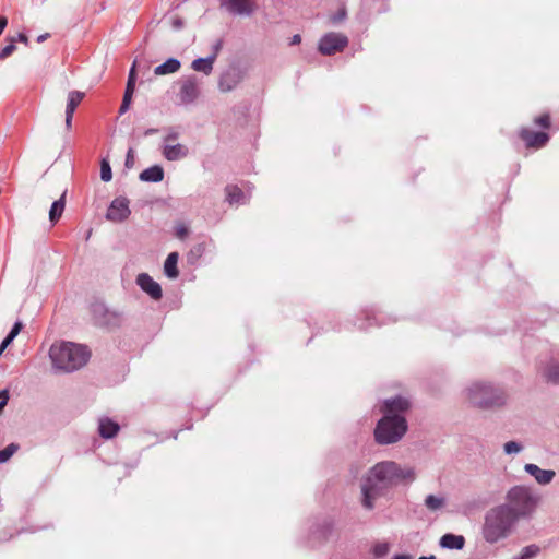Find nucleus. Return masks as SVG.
Returning <instances> with one entry per match:
<instances>
[{"label": "nucleus", "instance_id": "obj_31", "mask_svg": "<svg viewBox=\"0 0 559 559\" xmlns=\"http://www.w3.org/2000/svg\"><path fill=\"white\" fill-rule=\"evenodd\" d=\"M112 178L111 167L107 159H103L100 163V179L105 182L110 181Z\"/></svg>", "mask_w": 559, "mask_h": 559}, {"label": "nucleus", "instance_id": "obj_47", "mask_svg": "<svg viewBox=\"0 0 559 559\" xmlns=\"http://www.w3.org/2000/svg\"><path fill=\"white\" fill-rule=\"evenodd\" d=\"M156 132H157V129H154V128H152V129H147V130L144 132V135H151V134H154V133H156Z\"/></svg>", "mask_w": 559, "mask_h": 559}, {"label": "nucleus", "instance_id": "obj_9", "mask_svg": "<svg viewBox=\"0 0 559 559\" xmlns=\"http://www.w3.org/2000/svg\"><path fill=\"white\" fill-rule=\"evenodd\" d=\"M179 85L178 96L182 104H192L200 96V82L195 75L182 78Z\"/></svg>", "mask_w": 559, "mask_h": 559}, {"label": "nucleus", "instance_id": "obj_43", "mask_svg": "<svg viewBox=\"0 0 559 559\" xmlns=\"http://www.w3.org/2000/svg\"><path fill=\"white\" fill-rule=\"evenodd\" d=\"M301 41V36L299 34H296L290 39V45H298Z\"/></svg>", "mask_w": 559, "mask_h": 559}, {"label": "nucleus", "instance_id": "obj_13", "mask_svg": "<svg viewBox=\"0 0 559 559\" xmlns=\"http://www.w3.org/2000/svg\"><path fill=\"white\" fill-rule=\"evenodd\" d=\"M520 138L525 142L527 147L540 148L549 141V135L546 132H536L530 129H522Z\"/></svg>", "mask_w": 559, "mask_h": 559}, {"label": "nucleus", "instance_id": "obj_14", "mask_svg": "<svg viewBox=\"0 0 559 559\" xmlns=\"http://www.w3.org/2000/svg\"><path fill=\"white\" fill-rule=\"evenodd\" d=\"M85 94L80 91H71L68 94L67 107H66V127L68 130L72 127V119L76 107L83 100Z\"/></svg>", "mask_w": 559, "mask_h": 559}, {"label": "nucleus", "instance_id": "obj_15", "mask_svg": "<svg viewBox=\"0 0 559 559\" xmlns=\"http://www.w3.org/2000/svg\"><path fill=\"white\" fill-rule=\"evenodd\" d=\"M241 79V73L237 69H229L221 75L218 87L222 92H230L240 83Z\"/></svg>", "mask_w": 559, "mask_h": 559}, {"label": "nucleus", "instance_id": "obj_2", "mask_svg": "<svg viewBox=\"0 0 559 559\" xmlns=\"http://www.w3.org/2000/svg\"><path fill=\"white\" fill-rule=\"evenodd\" d=\"M409 407V401L403 396H396L384 402L382 407L384 416L378 421L374 429L377 443L392 444L403 438L407 431L404 414Z\"/></svg>", "mask_w": 559, "mask_h": 559}, {"label": "nucleus", "instance_id": "obj_6", "mask_svg": "<svg viewBox=\"0 0 559 559\" xmlns=\"http://www.w3.org/2000/svg\"><path fill=\"white\" fill-rule=\"evenodd\" d=\"M506 499L507 502L501 506H507L516 521L531 519L540 501V497L532 488L522 485L511 487Z\"/></svg>", "mask_w": 559, "mask_h": 559}, {"label": "nucleus", "instance_id": "obj_37", "mask_svg": "<svg viewBox=\"0 0 559 559\" xmlns=\"http://www.w3.org/2000/svg\"><path fill=\"white\" fill-rule=\"evenodd\" d=\"M189 234V228L180 223V224H177L176 227H175V235L177 238L179 239H185Z\"/></svg>", "mask_w": 559, "mask_h": 559}, {"label": "nucleus", "instance_id": "obj_5", "mask_svg": "<svg viewBox=\"0 0 559 559\" xmlns=\"http://www.w3.org/2000/svg\"><path fill=\"white\" fill-rule=\"evenodd\" d=\"M465 401L479 409H492L507 403V394L500 386L489 382L475 381L464 390Z\"/></svg>", "mask_w": 559, "mask_h": 559}, {"label": "nucleus", "instance_id": "obj_3", "mask_svg": "<svg viewBox=\"0 0 559 559\" xmlns=\"http://www.w3.org/2000/svg\"><path fill=\"white\" fill-rule=\"evenodd\" d=\"M90 355L86 346L71 342L56 343L49 349L52 366L66 372L82 368L87 362Z\"/></svg>", "mask_w": 559, "mask_h": 559}, {"label": "nucleus", "instance_id": "obj_23", "mask_svg": "<svg viewBox=\"0 0 559 559\" xmlns=\"http://www.w3.org/2000/svg\"><path fill=\"white\" fill-rule=\"evenodd\" d=\"M178 260H179L178 252H171L166 258V261L164 263V272L168 278L178 277V275H179V271L177 267Z\"/></svg>", "mask_w": 559, "mask_h": 559}, {"label": "nucleus", "instance_id": "obj_46", "mask_svg": "<svg viewBox=\"0 0 559 559\" xmlns=\"http://www.w3.org/2000/svg\"><path fill=\"white\" fill-rule=\"evenodd\" d=\"M393 559H413L411 555H396Z\"/></svg>", "mask_w": 559, "mask_h": 559}, {"label": "nucleus", "instance_id": "obj_41", "mask_svg": "<svg viewBox=\"0 0 559 559\" xmlns=\"http://www.w3.org/2000/svg\"><path fill=\"white\" fill-rule=\"evenodd\" d=\"M223 41L222 39L216 40V43L213 45V52L211 56H215V59L218 56L219 50L222 49Z\"/></svg>", "mask_w": 559, "mask_h": 559}, {"label": "nucleus", "instance_id": "obj_8", "mask_svg": "<svg viewBox=\"0 0 559 559\" xmlns=\"http://www.w3.org/2000/svg\"><path fill=\"white\" fill-rule=\"evenodd\" d=\"M348 46V37L345 34L330 32L324 34L318 44V51L322 56H332L342 52Z\"/></svg>", "mask_w": 559, "mask_h": 559}, {"label": "nucleus", "instance_id": "obj_11", "mask_svg": "<svg viewBox=\"0 0 559 559\" xmlns=\"http://www.w3.org/2000/svg\"><path fill=\"white\" fill-rule=\"evenodd\" d=\"M221 4L229 13L236 15H250L255 10L254 0H221Z\"/></svg>", "mask_w": 559, "mask_h": 559}, {"label": "nucleus", "instance_id": "obj_42", "mask_svg": "<svg viewBox=\"0 0 559 559\" xmlns=\"http://www.w3.org/2000/svg\"><path fill=\"white\" fill-rule=\"evenodd\" d=\"M19 41L28 45V37L24 33H19L17 38Z\"/></svg>", "mask_w": 559, "mask_h": 559}, {"label": "nucleus", "instance_id": "obj_27", "mask_svg": "<svg viewBox=\"0 0 559 559\" xmlns=\"http://www.w3.org/2000/svg\"><path fill=\"white\" fill-rule=\"evenodd\" d=\"M544 377L547 381L552 383H559V364H551L544 372Z\"/></svg>", "mask_w": 559, "mask_h": 559}, {"label": "nucleus", "instance_id": "obj_12", "mask_svg": "<svg viewBox=\"0 0 559 559\" xmlns=\"http://www.w3.org/2000/svg\"><path fill=\"white\" fill-rule=\"evenodd\" d=\"M136 284L154 300H159L162 298L163 290L160 285L155 282L147 273L139 274L136 277Z\"/></svg>", "mask_w": 559, "mask_h": 559}, {"label": "nucleus", "instance_id": "obj_25", "mask_svg": "<svg viewBox=\"0 0 559 559\" xmlns=\"http://www.w3.org/2000/svg\"><path fill=\"white\" fill-rule=\"evenodd\" d=\"M66 207V192L62 193L59 200L55 201L49 210V221L52 225H55L60 217Z\"/></svg>", "mask_w": 559, "mask_h": 559}, {"label": "nucleus", "instance_id": "obj_16", "mask_svg": "<svg viewBox=\"0 0 559 559\" xmlns=\"http://www.w3.org/2000/svg\"><path fill=\"white\" fill-rule=\"evenodd\" d=\"M526 473L535 478V480L540 485L549 484L554 477L555 472L551 469H542L536 464L527 463L524 466Z\"/></svg>", "mask_w": 559, "mask_h": 559}, {"label": "nucleus", "instance_id": "obj_4", "mask_svg": "<svg viewBox=\"0 0 559 559\" xmlns=\"http://www.w3.org/2000/svg\"><path fill=\"white\" fill-rule=\"evenodd\" d=\"M516 522L507 506H496L485 514L483 537L489 544L498 543L512 533Z\"/></svg>", "mask_w": 559, "mask_h": 559}, {"label": "nucleus", "instance_id": "obj_21", "mask_svg": "<svg viewBox=\"0 0 559 559\" xmlns=\"http://www.w3.org/2000/svg\"><path fill=\"white\" fill-rule=\"evenodd\" d=\"M226 201L233 204L246 203V198L242 190L236 185H228L225 188Z\"/></svg>", "mask_w": 559, "mask_h": 559}, {"label": "nucleus", "instance_id": "obj_49", "mask_svg": "<svg viewBox=\"0 0 559 559\" xmlns=\"http://www.w3.org/2000/svg\"><path fill=\"white\" fill-rule=\"evenodd\" d=\"M418 559H436V556L431 555V556H428V557H419Z\"/></svg>", "mask_w": 559, "mask_h": 559}, {"label": "nucleus", "instance_id": "obj_39", "mask_svg": "<svg viewBox=\"0 0 559 559\" xmlns=\"http://www.w3.org/2000/svg\"><path fill=\"white\" fill-rule=\"evenodd\" d=\"M127 168H132L134 165V153L132 148H129L124 163Z\"/></svg>", "mask_w": 559, "mask_h": 559}, {"label": "nucleus", "instance_id": "obj_48", "mask_svg": "<svg viewBox=\"0 0 559 559\" xmlns=\"http://www.w3.org/2000/svg\"><path fill=\"white\" fill-rule=\"evenodd\" d=\"M181 25H182V22H181L180 20H176V21L174 22V26H175L176 28L181 27Z\"/></svg>", "mask_w": 559, "mask_h": 559}, {"label": "nucleus", "instance_id": "obj_7", "mask_svg": "<svg viewBox=\"0 0 559 559\" xmlns=\"http://www.w3.org/2000/svg\"><path fill=\"white\" fill-rule=\"evenodd\" d=\"M91 312L95 324L103 328L117 329L123 321L122 312L108 308L104 302H94Z\"/></svg>", "mask_w": 559, "mask_h": 559}, {"label": "nucleus", "instance_id": "obj_32", "mask_svg": "<svg viewBox=\"0 0 559 559\" xmlns=\"http://www.w3.org/2000/svg\"><path fill=\"white\" fill-rule=\"evenodd\" d=\"M9 40H10L9 44L0 49V60L7 59L16 50V46H15L16 39L11 37Z\"/></svg>", "mask_w": 559, "mask_h": 559}, {"label": "nucleus", "instance_id": "obj_33", "mask_svg": "<svg viewBox=\"0 0 559 559\" xmlns=\"http://www.w3.org/2000/svg\"><path fill=\"white\" fill-rule=\"evenodd\" d=\"M523 447L521 443L516 441H508L503 445V450L507 454H516L522 451Z\"/></svg>", "mask_w": 559, "mask_h": 559}, {"label": "nucleus", "instance_id": "obj_50", "mask_svg": "<svg viewBox=\"0 0 559 559\" xmlns=\"http://www.w3.org/2000/svg\"><path fill=\"white\" fill-rule=\"evenodd\" d=\"M7 405L5 401H0V409H2Z\"/></svg>", "mask_w": 559, "mask_h": 559}, {"label": "nucleus", "instance_id": "obj_28", "mask_svg": "<svg viewBox=\"0 0 559 559\" xmlns=\"http://www.w3.org/2000/svg\"><path fill=\"white\" fill-rule=\"evenodd\" d=\"M19 444L10 443L3 450H0V464L9 461L12 455L19 450Z\"/></svg>", "mask_w": 559, "mask_h": 559}, {"label": "nucleus", "instance_id": "obj_40", "mask_svg": "<svg viewBox=\"0 0 559 559\" xmlns=\"http://www.w3.org/2000/svg\"><path fill=\"white\" fill-rule=\"evenodd\" d=\"M22 328H23L22 322H20V321L15 322L12 330L10 331V333L8 335L15 338L17 336V334L21 332Z\"/></svg>", "mask_w": 559, "mask_h": 559}, {"label": "nucleus", "instance_id": "obj_29", "mask_svg": "<svg viewBox=\"0 0 559 559\" xmlns=\"http://www.w3.org/2000/svg\"><path fill=\"white\" fill-rule=\"evenodd\" d=\"M136 61L133 62L130 71H129V76H128V81H127V86H126V91L124 92H130V93H134V90H135V81H136Z\"/></svg>", "mask_w": 559, "mask_h": 559}, {"label": "nucleus", "instance_id": "obj_44", "mask_svg": "<svg viewBox=\"0 0 559 559\" xmlns=\"http://www.w3.org/2000/svg\"><path fill=\"white\" fill-rule=\"evenodd\" d=\"M9 400V392L8 390L0 391V401H5L8 403Z\"/></svg>", "mask_w": 559, "mask_h": 559}, {"label": "nucleus", "instance_id": "obj_17", "mask_svg": "<svg viewBox=\"0 0 559 559\" xmlns=\"http://www.w3.org/2000/svg\"><path fill=\"white\" fill-rule=\"evenodd\" d=\"M188 155L189 148L183 144H164L163 146V156L169 162L186 158Z\"/></svg>", "mask_w": 559, "mask_h": 559}, {"label": "nucleus", "instance_id": "obj_20", "mask_svg": "<svg viewBox=\"0 0 559 559\" xmlns=\"http://www.w3.org/2000/svg\"><path fill=\"white\" fill-rule=\"evenodd\" d=\"M139 178L145 182H160L164 179V169L158 165H154L144 169Z\"/></svg>", "mask_w": 559, "mask_h": 559}, {"label": "nucleus", "instance_id": "obj_19", "mask_svg": "<svg viewBox=\"0 0 559 559\" xmlns=\"http://www.w3.org/2000/svg\"><path fill=\"white\" fill-rule=\"evenodd\" d=\"M440 546L445 549H462L465 545V538L462 535L451 533L444 534L439 542Z\"/></svg>", "mask_w": 559, "mask_h": 559}, {"label": "nucleus", "instance_id": "obj_18", "mask_svg": "<svg viewBox=\"0 0 559 559\" xmlns=\"http://www.w3.org/2000/svg\"><path fill=\"white\" fill-rule=\"evenodd\" d=\"M120 430V426L111 420L110 418L104 417L99 419L98 423V432L102 438L110 439L114 438L118 431Z\"/></svg>", "mask_w": 559, "mask_h": 559}, {"label": "nucleus", "instance_id": "obj_10", "mask_svg": "<svg viewBox=\"0 0 559 559\" xmlns=\"http://www.w3.org/2000/svg\"><path fill=\"white\" fill-rule=\"evenodd\" d=\"M130 213L129 200L127 198L119 197L110 203L106 217L109 221L120 223L126 221Z\"/></svg>", "mask_w": 559, "mask_h": 559}, {"label": "nucleus", "instance_id": "obj_34", "mask_svg": "<svg viewBox=\"0 0 559 559\" xmlns=\"http://www.w3.org/2000/svg\"><path fill=\"white\" fill-rule=\"evenodd\" d=\"M390 550V545L388 543H378L373 546L372 552L376 557H383Z\"/></svg>", "mask_w": 559, "mask_h": 559}, {"label": "nucleus", "instance_id": "obj_24", "mask_svg": "<svg viewBox=\"0 0 559 559\" xmlns=\"http://www.w3.org/2000/svg\"><path fill=\"white\" fill-rule=\"evenodd\" d=\"M214 62H215V56H209L206 58H198L192 61L191 68L194 71L202 72L205 75H209L213 70Z\"/></svg>", "mask_w": 559, "mask_h": 559}, {"label": "nucleus", "instance_id": "obj_51", "mask_svg": "<svg viewBox=\"0 0 559 559\" xmlns=\"http://www.w3.org/2000/svg\"><path fill=\"white\" fill-rule=\"evenodd\" d=\"M511 559H523V558H521V556H515V557H513Z\"/></svg>", "mask_w": 559, "mask_h": 559}, {"label": "nucleus", "instance_id": "obj_38", "mask_svg": "<svg viewBox=\"0 0 559 559\" xmlns=\"http://www.w3.org/2000/svg\"><path fill=\"white\" fill-rule=\"evenodd\" d=\"M179 136V133L173 129H170L167 134L164 136V144H171V142L176 141Z\"/></svg>", "mask_w": 559, "mask_h": 559}, {"label": "nucleus", "instance_id": "obj_1", "mask_svg": "<svg viewBox=\"0 0 559 559\" xmlns=\"http://www.w3.org/2000/svg\"><path fill=\"white\" fill-rule=\"evenodd\" d=\"M416 478L413 467L401 466L394 461H382L370 468L361 484V503L367 510L374 508V501L386 489L401 483H412Z\"/></svg>", "mask_w": 559, "mask_h": 559}, {"label": "nucleus", "instance_id": "obj_36", "mask_svg": "<svg viewBox=\"0 0 559 559\" xmlns=\"http://www.w3.org/2000/svg\"><path fill=\"white\" fill-rule=\"evenodd\" d=\"M534 122L536 126L547 129L550 127V117L548 114H543L536 117Z\"/></svg>", "mask_w": 559, "mask_h": 559}, {"label": "nucleus", "instance_id": "obj_22", "mask_svg": "<svg viewBox=\"0 0 559 559\" xmlns=\"http://www.w3.org/2000/svg\"><path fill=\"white\" fill-rule=\"evenodd\" d=\"M181 67V63L176 58H169L164 63L157 66L154 69V74L156 75H166L176 73Z\"/></svg>", "mask_w": 559, "mask_h": 559}, {"label": "nucleus", "instance_id": "obj_35", "mask_svg": "<svg viewBox=\"0 0 559 559\" xmlns=\"http://www.w3.org/2000/svg\"><path fill=\"white\" fill-rule=\"evenodd\" d=\"M132 96H133V93L124 92L123 99H122L121 106L119 108L120 115H123L124 112H127L129 110L130 104L132 102Z\"/></svg>", "mask_w": 559, "mask_h": 559}, {"label": "nucleus", "instance_id": "obj_45", "mask_svg": "<svg viewBox=\"0 0 559 559\" xmlns=\"http://www.w3.org/2000/svg\"><path fill=\"white\" fill-rule=\"evenodd\" d=\"M50 37L49 33L41 34L37 37V43H44L46 39Z\"/></svg>", "mask_w": 559, "mask_h": 559}, {"label": "nucleus", "instance_id": "obj_30", "mask_svg": "<svg viewBox=\"0 0 559 559\" xmlns=\"http://www.w3.org/2000/svg\"><path fill=\"white\" fill-rule=\"evenodd\" d=\"M539 551H540L539 546H537L535 544H531L528 546H525L522 549L520 556L523 559H532V558L536 557L539 554Z\"/></svg>", "mask_w": 559, "mask_h": 559}, {"label": "nucleus", "instance_id": "obj_26", "mask_svg": "<svg viewBox=\"0 0 559 559\" xmlns=\"http://www.w3.org/2000/svg\"><path fill=\"white\" fill-rule=\"evenodd\" d=\"M444 498L435 495H429L425 499V506L431 511H437L444 506Z\"/></svg>", "mask_w": 559, "mask_h": 559}]
</instances>
